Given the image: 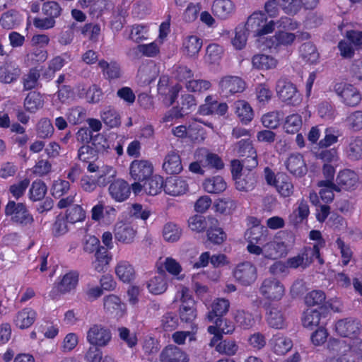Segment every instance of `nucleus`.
I'll return each mask as SVG.
<instances>
[{
  "instance_id": "42",
  "label": "nucleus",
  "mask_w": 362,
  "mask_h": 362,
  "mask_svg": "<svg viewBox=\"0 0 362 362\" xmlns=\"http://www.w3.org/2000/svg\"><path fill=\"white\" fill-rule=\"evenodd\" d=\"M182 234V228L174 223H167L164 225L162 235L165 241L168 243L177 242Z\"/></svg>"
},
{
  "instance_id": "36",
  "label": "nucleus",
  "mask_w": 362,
  "mask_h": 362,
  "mask_svg": "<svg viewBox=\"0 0 362 362\" xmlns=\"http://www.w3.org/2000/svg\"><path fill=\"white\" fill-rule=\"evenodd\" d=\"M309 214V206L306 201L302 199L295 204L292 213L289 215V221L293 224L297 225L306 220Z\"/></svg>"
},
{
  "instance_id": "3",
  "label": "nucleus",
  "mask_w": 362,
  "mask_h": 362,
  "mask_svg": "<svg viewBox=\"0 0 362 362\" xmlns=\"http://www.w3.org/2000/svg\"><path fill=\"white\" fill-rule=\"evenodd\" d=\"M291 250V246L290 245L278 238H274L267 243L263 247L253 245H250L248 247V252L250 254L262 255L264 258L269 259L282 258L286 256Z\"/></svg>"
},
{
  "instance_id": "46",
  "label": "nucleus",
  "mask_w": 362,
  "mask_h": 362,
  "mask_svg": "<svg viewBox=\"0 0 362 362\" xmlns=\"http://www.w3.org/2000/svg\"><path fill=\"white\" fill-rule=\"evenodd\" d=\"M230 303L225 298H217L211 305V311L208 313L209 321L213 322L216 317H221L225 315L229 308Z\"/></svg>"
},
{
  "instance_id": "45",
  "label": "nucleus",
  "mask_w": 362,
  "mask_h": 362,
  "mask_svg": "<svg viewBox=\"0 0 362 362\" xmlns=\"http://www.w3.org/2000/svg\"><path fill=\"white\" fill-rule=\"evenodd\" d=\"M112 257L108 255L107 252L102 248L96 250L95 254V259L92 262L93 269L98 272H104L107 270Z\"/></svg>"
},
{
  "instance_id": "24",
  "label": "nucleus",
  "mask_w": 362,
  "mask_h": 362,
  "mask_svg": "<svg viewBox=\"0 0 362 362\" xmlns=\"http://www.w3.org/2000/svg\"><path fill=\"white\" fill-rule=\"evenodd\" d=\"M163 189L166 194L177 197L187 193L189 185L187 180L182 177H170L165 180Z\"/></svg>"
},
{
  "instance_id": "31",
  "label": "nucleus",
  "mask_w": 362,
  "mask_h": 362,
  "mask_svg": "<svg viewBox=\"0 0 362 362\" xmlns=\"http://www.w3.org/2000/svg\"><path fill=\"white\" fill-rule=\"evenodd\" d=\"M336 182V186L339 190L341 189L348 190L356 185L358 182V176L354 171L346 169L339 173Z\"/></svg>"
},
{
  "instance_id": "55",
  "label": "nucleus",
  "mask_w": 362,
  "mask_h": 362,
  "mask_svg": "<svg viewBox=\"0 0 362 362\" xmlns=\"http://www.w3.org/2000/svg\"><path fill=\"white\" fill-rule=\"evenodd\" d=\"M274 187L278 193L284 197H290L293 192V184L289 177L284 174L279 175V182Z\"/></svg>"
},
{
  "instance_id": "44",
  "label": "nucleus",
  "mask_w": 362,
  "mask_h": 362,
  "mask_svg": "<svg viewBox=\"0 0 362 362\" xmlns=\"http://www.w3.org/2000/svg\"><path fill=\"white\" fill-rule=\"evenodd\" d=\"M235 112L243 123H248L254 116L253 110L250 104L245 100H238L234 104Z\"/></svg>"
},
{
  "instance_id": "4",
  "label": "nucleus",
  "mask_w": 362,
  "mask_h": 362,
  "mask_svg": "<svg viewBox=\"0 0 362 362\" xmlns=\"http://www.w3.org/2000/svg\"><path fill=\"white\" fill-rule=\"evenodd\" d=\"M174 302L180 303L179 315L182 321L190 322L197 317L195 301L187 287L182 286L177 291Z\"/></svg>"
},
{
  "instance_id": "17",
  "label": "nucleus",
  "mask_w": 362,
  "mask_h": 362,
  "mask_svg": "<svg viewBox=\"0 0 362 362\" xmlns=\"http://www.w3.org/2000/svg\"><path fill=\"white\" fill-rule=\"evenodd\" d=\"M173 134L178 138L189 137L194 141H202L206 137L204 129L197 124V121L190 124L188 128L185 125H180L173 129Z\"/></svg>"
},
{
  "instance_id": "60",
  "label": "nucleus",
  "mask_w": 362,
  "mask_h": 362,
  "mask_svg": "<svg viewBox=\"0 0 362 362\" xmlns=\"http://www.w3.org/2000/svg\"><path fill=\"white\" fill-rule=\"evenodd\" d=\"M119 339L130 348H134L138 343L137 334L135 332L130 331L125 327H121L117 329Z\"/></svg>"
},
{
  "instance_id": "5",
  "label": "nucleus",
  "mask_w": 362,
  "mask_h": 362,
  "mask_svg": "<svg viewBox=\"0 0 362 362\" xmlns=\"http://www.w3.org/2000/svg\"><path fill=\"white\" fill-rule=\"evenodd\" d=\"M79 274L76 271H69L60 275L55 280L49 296L57 299L60 295L70 293L74 291L78 284Z\"/></svg>"
},
{
  "instance_id": "43",
  "label": "nucleus",
  "mask_w": 362,
  "mask_h": 362,
  "mask_svg": "<svg viewBox=\"0 0 362 362\" xmlns=\"http://www.w3.org/2000/svg\"><path fill=\"white\" fill-rule=\"evenodd\" d=\"M73 97L70 88L64 86L59 89L57 94L52 96V104L55 108L59 110L63 104L71 102Z\"/></svg>"
},
{
  "instance_id": "28",
  "label": "nucleus",
  "mask_w": 362,
  "mask_h": 362,
  "mask_svg": "<svg viewBox=\"0 0 362 362\" xmlns=\"http://www.w3.org/2000/svg\"><path fill=\"white\" fill-rule=\"evenodd\" d=\"M242 146L249 149V155L243 161V165L248 170L255 168L258 165L257 153L249 140H240L235 146L234 151L240 156H244V151Z\"/></svg>"
},
{
  "instance_id": "6",
  "label": "nucleus",
  "mask_w": 362,
  "mask_h": 362,
  "mask_svg": "<svg viewBox=\"0 0 362 362\" xmlns=\"http://www.w3.org/2000/svg\"><path fill=\"white\" fill-rule=\"evenodd\" d=\"M5 214L13 223L21 226H31L34 222L33 216L23 203L9 201L5 208Z\"/></svg>"
},
{
  "instance_id": "18",
  "label": "nucleus",
  "mask_w": 362,
  "mask_h": 362,
  "mask_svg": "<svg viewBox=\"0 0 362 362\" xmlns=\"http://www.w3.org/2000/svg\"><path fill=\"white\" fill-rule=\"evenodd\" d=\"M136 235V229L129 222L118 221L115 225V238L121 243H132L135 239Z\"/></svg>"
},
{
  "instance_id": "62",
  "label": "nucleus",
  "mask_w": 362,
  "mask_h": 362,
  "mask_svg": "<svg viewBox=\"0 0 362 362\" xmlns=\"http://www.w3.org/2000/svg\"><path fill=\"white\" fill-rule=\"evenodd\" d=\"M103 122L108 127L113 128L120 124V117L117 112L110 107L105 108L100 115Z\"/></svg>"
},
{
  "instance_id": "12",
  "label": "nucleus",
  "mask_w": 362,
  "mask_h": 362,
  "mask_svg": "<svg viewBox=\"0 0 362 362\" xmlns=\"http://www.w3.org/2000/svg\"><path fill=\"white\" fill-rule=\"evenodd\" d=\"M276 90L279 98L285 103L297 105L301 103L300 94L290 81L283 78L279 79L277 81Z\"/></svg>"
},
{
  "instance_id": "26",
  "label": "nucleus",
  "mask_w": 362,
  "mask_h": 362,
  "mask_svg": "<svg viewBox=\"0 0 362 362\" xmlns=\"http://www.w3.org/2000/svg\"><path fill=\"white\" fill-rule=\"evenodd\" d=\"M235 8L232 0H214L211 6L213 14L220 20L229 18L235 13Z\"/></svg>"
},
{
  "instance_id": "27",
  "label": "nucleus",
  "mask_w": 362,
  "mask_h": 362,
  "mask_svg": "<svg viewBox=\"0 0 362 362\" xmlns=\"http://www.w3.org/2000/svg\"><path fill=\"white\" fill-rule=\"evenodd\" d=\"M37 313L34 309L25 308L16 314L13 322L20 329H28L34 324L37 319Z\"/></svg>"
},
{
  "instance_id": "37",
  "label": "nucleus",
  "mask_w": 362,
  "mask_h": 362,
  "mask_svg": "<svg viewBox=\"0 0 362 362\" xmlns=\"http://www.w3.org/2000/svg\"><path fill=\"white\" fill-rule=\"evenodd\" d=\"M146 287L153 295L163 294L168 288V279L163 274L154 276L148 281Z\"/></svg>"
},
{
  "instance_id": "53",
  "label": "nucleus",
  "mask_w": 362,
  "mask_h": 362,
  "mask_svg": "<svg viewBox=\"0 0 362 362\" xmlns=\"http://www.w3.org/2000/svg\"><path fill=\"white\" fill-rule=\"evenodd\" d=\"M103 92L96 85H93L86 89L84 86L78 91L80 98H84L88 103H96L100 100Z\"/></svg>"
},
{
  "instance_id": "33",
  "label": "nucleus",
  "mask_w": 362,
  "mask_h": 362,
  "mask_svg": "<svg viewBox=\"0 0 362 362\" xmlns=\"http://www.w3.org/2000/svg\"><path fill=\"white\" fill-rule=\"evenodd\" d=\"M209 226L207 229L208 240L214 244L220 245L226 239V234L219 227L218 220L209 217Z\"/></svg>"
},
{
  "instance_id": "16",
  "label": "nucleus",
  "mask_w": 362,
  "mask_h": 362,
  "mask_svg": "<svg viewBox=\"0 0 362 362\" xmlns=\"http://www.w3.org/2000/svg\"><path fill=\"white\" fill-rule=\"evenodd\" d=\"M334 91L342 99L343 103L349 106L358 105L361 100L358 89L351 84L338 83L334 86Z\"/></svg>"
},
{
  "instance_id": "63",
  "label": "nucleus",
  "mask_w": 362,
  "mask_h": 362,
  "mask_svg": "<svg viewBox=\"0 0 362 362\" xmlns=\"http://www.w3.org/2000/svg\"><path fill=\"white\" fill-rule=\"evenodd\" d=\"M47 186L43 182L40 180L33 182L29 191L30 199L33 202L43 199L47 193Z\"/></svg>"
},
{
  "instance_id": "2",
  "label": "nucleus",
  "mask_w": 362,
  "mask_h": 362,
  "mask_svg": "<svg viewBox=\"0 0 362 362\" xmlns=\"http://www.w3.org/2000/svg\"><path fill=\"white\" fill-rule=\"evenodd\" d=\"M244 26L248 33H252L255 36L261 37L273 33L276 27L296 30L299 23L287 17H281L278 21H268L265 13L259 11L254 12L248 17Z\"/></svg>"
},
{
  "instance_id": "21",
  "label": "nucleus",
  "mask_w": 362,
  "mask_h": 362,
  "mask_svg": "<svg viewBox=\"0 0 362 362\" xmlns=\"http://www.w3.org/2000/svg\"><path fill=\"white\" fill-rule=\"evenodd\" d=\"M129 171L131 177L134 180L144 181L152 175L153 167L147 160H135L132 162Z\"/></svg>"
},
{
  "instance_id": "1",
  "label": "nucleus",
  "mask_w": 362,
  "mask_h": 362,
  "mask_svg": "<svg viewBox=\"0 0 362 362\" xmlns=\"http://www.w3.org/2000/svg\"><path fill=\"white\" fill-rule=\"evenodd\" d=\"M336 332L345 339H331L328 348L337 358H329L326 362H355L362 360V341L357 337L359 323L351 319L338 321L335 325Z\"/></svg>"
},
{
  "instance_id": "48",
  "label": "nucleus",
  "mask_w": 362,
  "mask_h": 362,
  "mask_svg": "<svg viewBox=\"0 0 362 362\" xmlns=\"http://www.w3.org/2000/svg\"><path fill=\"white\" fill-rule=\"evenodd\" d=\"M300 52L301 57L307 62L312 64L318 63L320 54L313 44L310 42L303 44L300 47Z\"/></svg>"
},
{
  "instance_id": "56",
  "label": "nucleus",
  "mask_w": 362,
  "mask_h": 362,
  "mask_svg": "<svg viewBox=\"0 0 362 362\" xmlns=\"http://www.w3.org/2000/svg\"><path fill=\"white\" fill-rule=\"evenodd\" d=\"M98 66L109 79L117 78L121 75L119 66L116 62L108 63L105 60H100L98 62Z\"/></svg>"
},
{
  "instance_id": "51",
  "label": "nucleus",
  "mask_w": 362,
  "mask_h": 362,
  "mask_svg": "<svg viewBox=\"0 0 362 362\" xmlns=\"http://www.w3.org/2000/svg\"><path fill=\"white\" fill-rule=\"evenodd\" d=\"M235 318L237 324L241 328L247 329L253 327L257 320H260L261 317L258 315L254 317L251 313H246L243 310H239L237 312Z\"/></svg>"
},
{
  "instance_id": "32",
  "label": "nucleus",
  "mask_w": 362,
  "mask_h": 362,
  "mask_svg": "<svg viewBox=\"0 0 362 362\" xmlns=\"http://www.w3.org/2000/svg\"><path fill=\"white\" fill-rule=\"evenodd\" d=\"M270 346L275 354L284 355L291 349L293 342L288 337L278 333L270 339Z\"/></svg>"
},
{
  "instance_id": "50",
  "label": "nucleus",
  "mask_w": 362,
  "mask_h": 362,
  "mask_svg": "<svg viewBox=\"0 0 362 362\" xmlns=\"http://www.w3.org/2000/svg\"><path fill=\"white\" fill-rule=\"evenodd\" d=\"M20 74L19 69L11 64H5L0 66V81L10 83L16 81Z\"/></svg>"
},
{
  "instance_id": "23",
  "label": "nucleus",
  "mask_w": 362,
  "mask_h": 362,
  "mask_svg": "<svg viewBox=\"0 0 362 362\" xmlns=\"http://www.w3.org/2000/svg\"><path fill=\"white\" fill-rule=\"evenodd\" d=\"M160 362H189L188 354L175 345H168L159 355Z\"/></svg>"
},
{
  "instance_id": "58",
  "label": "nucleus",
  "mask_w": 362,
  "mask_h": 362,
  "mask_svg": "<svg viewBox=\"0 0 362 362\" xmlns=\"http://www.w3.org/2000/svg\"><path fill=\"white\" fill-rule=\"evenodd\" d=\"M318 186L321 188L320 191V197L325 202H332L334 199V191H339L333 182L330 181H320Z\"/></svg>"
},
{
  "instance_id": "35",
  "label": "nucleus",
  "mask_w": 362,
  "mask_h": 362,
  "mask_svg": "<svg viewBox=\"0 0 362 362\" xmlns=\"http://www.w3.org/2000/svg\"><path fill=\"white\" fill-rule=\"evenodd\" d=\"M202 47V40L197 35H187L182 41V49L188 57H195Z\"/></svg>"
},
{
  "instance_id": "39",
  "label": "nucleus",
  "mask_w": 362,
  "mask_h": 362,
  "mask_svg": "<svg viewBox=\"0 0 362 362\" xmlns=\"http://www.w3.org/2000/svg\"><path fill=\"white\" fill-rule=\"evenodd\" d=\"M266 320L268 325L274 329H282L286 325L284 313L276 307H271L267 312Z\"/></svg>"
},
{
  "instance_id": "25",
  "label": "nucleus",
  "mask_w": 362,
  "mask_h": 362,
  "mask_svg": "<svg viewBox=\"0 0 362 362\" xmlns=\"http://www.w3.org/2000/svg\"><path fill=\"white\" fill-rule=\"evenodd\" d=\"M287 170L292 175L301 177L307 173V166L302 154L291 153L285 161Z\"/></svg>"
},
{
  "instance_id": "61",
  "label": "nucleus",
  "mask_w": 362,
  "mask_h": 362,
  "mask_svg": "<svg viewBox=\"0 0 362 362\" xmlns=\"http://www.w3.org/2000/svg\"><path fill=\"white\" fill-rule=\"evenodd\" d=\"M149 28L146 24H137L132 26L129 38L135 42L146 40L148 36Z\"/></svg>"
},
{
  "instance_id": "52",
  "label": "nucleus",
  "mask_w": 362,
  "mask_h": 362,
  "mask_svg": "<svg viewBox=\"0 0 362 362\" xmlns=\"http://www.w3.org/2000/svg\"><path fill=\"white\" fill-rule=\"evenodd\" d=\"M86 218V211L81 205H74L66 211L64 219L71 224L82 222Z\"/></svg>"
},
{
  "instance_id": "7",
  "label": "nucleus",
  "mask_w": 362,
  "mask_h": 362,
  "mask_svg": "<svg viewBox=\"0 0 362 362\" xmlns=\"http://www.w3.org/2000/svg\"><path fill=\"white\" fill-rule=\"evenodd\" d=\"M315 259H317L320 264L323 263L319 255L317 245L305 247L300 253L288 258L287 261L290 269H297L298 267L305 269L309 267Z\"/></svg>"
},
{
  "instance_id": "30",
  "label": "nucleus",
  "mask_w": 362,
  "mask_h": 362,
  "mask_svg": "<svg viewBox=\"0 0 362 362\" xmlns=\"http://www.w3.org/2000/svg\"><path fill=\"white\" fill-rule=\"evenodd\" d=\"M163 169L168 174H179L183 168L179 153L175 151H171L165 156Z\"/></svg>"
},
{
  "instance_id": "10",
  "label": "nucleus",
  "mask_w": 362,
  "mask_h": 362,
  "mask_svg": "<svg viewBox=\"0 0 362 362\" xmlns=\"http://www.w3.org/2000/svg\"><path fill=\"white\" fill-rule=\"evenodd\" d=\"M283 29L277 31L274 35L265 38L263 42L264 47L279 52L281 49L292 45L296 39V35L288 32V29Z\"/></svg>"
},
{
  "instance_id": "15",
  "label": "nucleus",
  "mask_w": 362,
  "mask_h": 362,
  "mask_svg": "<svg viewBox=\"0 0 362 362\" xmlns=\"http://www.w3.org/2000/svg\"><path fill=\"white\" fill-rule=\"evenodd\" d=\"M90 214L93 221L109 226L115 219L117 211L113 206H105L102 202H99L93 206Z\"/></svg>"
},
{
  "instance_id": "41",
  "label": "nucleus",
  "mask_w": 362,
  "mask_h": 362,
  "mask_svg": "<svg viewBox=\"0 0 362 362\" xmlns=\"http://www.w3.org/2000/svg\"><path fill=\"white\" fill-rule=\"evenodd\" d=\"M144 191L150 195L158 194L164 187L163 178L159 175H153L144 180Z\"/></svg>"
},
{
  "instance_id": "11",
  "label": "nucleus",
  "mask_w": 362,
  "mask_h": 362,
  "mask_svg": "<svg viewBox=\"0 0 362 362\" xmlns=\"http://www.w3.org/2000/svg\"><path fill=\"white\" fill-rule=\"evenodd\" d=\"M112 339L110 329L101 324L92 325L86 334V340L92 346L105 347Z\"/></svg>"
},
{
  "instance_id": "19",
  "label": "nucleus",
  "mask_w": 362,
  "mask_h": 362,
  "mask_svg": "<svg viewBox=\"0 0 362 362\" xmlns=\"http://www.w3.org/2000/svg\"><path fill=\"white\" fill-rule=\"evenodd\" d=\"M90 173H95V177L98 186H105L115 177V170L105 165H100L95 163H90L87 167Z\"/></svg>"
},
{
  "instance_id": "40",
  "label": "nucleus",
  "mask_w": 362,
  "mask_h": 362,
  "mask_svg": "<svg viewBox=\"0 0 362 362\" xmlns=\"http://www.w3.org/2000/svg\"><path fill=\"white\" fill-rule=\"evenodd\" d=\"M203 187L208 193L218 194L226 189V182L222 177L214 176L204 180Z\"/></svg>"
},
{
  "instance_id": "57",
  "label": "nucleus",
  "mask_w": 362,
  "mask_h": 362,
  "mask_svg": "<svg viewBox=\"0 0 362 362\" xmlns=\"http://www.w3.org/2000/svg\"><path fill=\"white\" fill-rule=\"evenodd\" d=\"M303 124L302 117L298 114H292L286 117L284 129L288 134H296L299 132Z\"/></svg>"
},
{
  "instance_id": "64",
  "label": "nucleus",
  "mask_w": 362,
  "mask_h": 362,
  "mask_svg": "<svg viewBox=\"0 0 362 362\" xmlns=\"http://www.w3.org/2000/svg\"><path fill=\"white\" fill-rule=\"evenodd\" d=\"M189 228L196 232H202L209 226V218L206 219L200 215H194L188 220Z\"/></svg>"
},
{
  "instance_id": "13",
  "label": "nucleus",
  "mask_w": 362,
  "mask_h": 362,
  "mask_svg": "<svg viewBox=\"0 0 362 362\" xmlns=\"http://www.w3.org/2000/svg\"><path fill=\"white\" fill-rule=\"evenodd\" d=\"M104 313L111 317L119 320L127 314L126 303L120 296L115 294L105 296L103 300Z\"/></svg>"
},
{
  "instance_id": "38",
  "label": "nucleus",
  "mask_w": 362,
  "mask_h": 362,
  "mask_svg": "<svg viewBox=\"0 0 362 362\" xmlns=\"http://www.w3.org/2000/svg\"><path fill=\"white\" fill-rule=\"evenodd\" d=\"M347 146L345 153L347 156L353 160L362 158V138L352 136L346 141Z\"/></svg>"
},
{
  "instance_id": "47",
  "label": "nucleus",
  "mask_w": 362,
  "mask_h": 362,
  "mask_svg": "<svg viewBox=\"0 0 362 362\" xmlns=\"http://www.w3.org/2000/svg\"><path fill=\"white\" fill-rule=\"evenodd\" d=\"M206 156V148H199L196 150L194 154L195 160L189 165V170L193 173L203 175L204 173V168L207 167L204 162V156Z\"/></svg>"
},
{
  "instance_id": "9",
  "label": "nucleus",
  "mask_w": 362,
  "mask_h": 362,
  "mask_svg": "<svg viewBox=\"0 0 362 362\" xmlns=\"http://www.w3.org/2000/svg\"><path fill=\"white\" fill-rule=\"evenodd\" d=\"M259 293L269 301H279L285 294V287L277 279L269 277L262 282Z\"/></svg>"
},
{
  "instance_id": "54",
  "label": "nucleus",
  "mask_w": 362,
  "mask_h": 362,
  "mask_svg": "<svg viewBox=\"0 0 362 362\" xmlns=\"http://www.w3.org/2000/svg\"><path fill=\"white\" fill-rule=\"evenodd\" d=\"M247 31L244 25H239L235 29V36L231 39L233 47L237 50L243 49L247 41Z\"/></svg>"
},
{
  "instance_id": "29",
  "label": "nucleus",
  "mask_w": 362,
  "mask_h": 362,
  "mask_svg": "<svg viewBox=\"0 0 362 362\" xmlns=\"http://www.w3.org/2000/svg\"><path fill=\"white\" fill-rule=\"evenodd\" d=\"M109 194L115 202H122L129 198L130 187L126 181L117 179L110 184Z\"/></svg>"
},
{
  "instance_id": "34",
  "label": "nucleus",
  "mask_w": 362,
  "mask_h": 362,
  "mask_svg": "<svg viewBox=\"0 0 362 362\" xmlns=\"http://www.w3.org/2000/svg\"><path fill=\"white\" fill-rule=\"evenodd\" d=\"M252 64L255 69L266 71L275 69L278 65V60L271 55L257 54L252 57Z\"/></svg>"
},
{
  "instance_id": "20",
  "label": "nucleus",
  "mask_w": 362,
  "mask_h": 362,
  "mask_svg": "<svg viewBox=\"0 0 362 362\" xmlns=\"http://www.w3.org/2000/svg\"><path fill=\"white\" fill-rule=\"evenodd\" d=\"M245 88V82L238 76H225L219 82L220 94L224 97L242 92Z\"/></svg>"
},
{
  "instance_id": "49",
  "label": "nucleus",
  "mask_w": 362,
  "mask_h": 362,
  "mask_svg": "<svg viewBox=\"0 0 362 362\" xmlns=\"http://www.w3.org/2000/svg\"><path fill=\"white\" fill-rule=\"evenodd\" d=\"M43 104L42 95L35 91L29 93L24 100L25 108L30 112H36L42 107Z\"/></svg>"
},
{
  "instance_id": "22",
  "label": "nucleus",
  "mask_w": 362,
  "mask_h": 362,
  "mask_svg": "<svg viewBox=\"0 0 362 362\" xmlns=\"http://www.w3.org/2000/svg\"><path fill=\"white\" fill-rule=\"evenodd\" d=\"M117 278L124 284H131L136 277L134 265L128 260L119 259L115 267Z\"/></svg>"
},
{
  "instance_id": "14",
  "label": "nucleus",
  "mask_w": 362,
  "mask_h": 362,
  "mask_svg": "<svg viewBox=\"0 0 362 362\" xmlns=\"http://www.w3.org/2000/svg\"><path fill=\"white\" fill-rule=\"evenodd\" d=\"M156 268L159 274H164L167 273L177 280H182L184 277L181 263L172 256L159 258L156 263Z\"/></svg>"
},
{
  "instance_id": "59",
  "label": "nucleus",
  "mask_w": 362,
  "mask_h": 362,
  "mask_svg": "<svg viewBox=\"0 0 362 362\" xmlns=\"http://www.w3.org/2000/svg\"><path fill=\"white\" fill-rule=\"evenodd\" d=\"M320 322V313L315 309H307L303 315V325L308 329L317 326Z\"/></svg>"
},
{
  "instance_id": "8",
  "label": "nucleus",
  "mask_w": 362,
  "mask_h": 362,
  "mask_svg": "<svg viewBox=\"0 0 362 362\" xmlns=\"http://www.w3.org/2000/svg\"><path fill=\"white\" fill-rule=\"evenodd\" d=\"M233 276L240 285L248 286L253 284L257 279V269L252 262H243L235 267Z\"/></svg>"
}]
</instances>
